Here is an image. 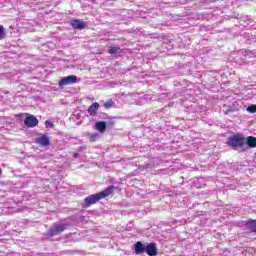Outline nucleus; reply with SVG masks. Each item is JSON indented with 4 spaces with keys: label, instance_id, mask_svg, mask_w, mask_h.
<instances>
[{
    "label": "nucleus",
    "instance_id": "12",
    "mask_svg": "<svg viewBox=\"0 0 256 256\" xmlns=\"http://www.w3.org/2000/svg\"><path fill=\"white\" fill-rule=\"evenodd\" d=\"M245 143L250 147V149H253L256 147V138L253 136H248L245 138Z\"/></svg>",
    "mask_w": 256,
    "mask_h": 256
},
{
    "label": "nucleus",
    "instance_id": "20",
    "mask_svg": "<svg viewBox=\"0 0 256 256\" xmlns=\"http://www.w3.org/2000/svg\"><path fill=\"white\" fill-rule=\"evenodd\" d=\"M73 157L77 159V157H79V153H74Z\"/></svg>",
    "mask_w": 256,
    "mask_h": 256
},
{
    "label": "nucleus",
    "instance_id": "3",
    "mask_svg": "<svg viewBox=\"0 0 256 256\" xmlns=\"http://www.w3.org/2000/svg\"><path fill=\"white\" fill-rule=\"evenodd\" d=\"M69 225L65 223L60 224H54L50 230L47 232V237H55V235H59L60 233H63L65 229H67Z\"/></svg>",
    "mask_w": 256,
    "mask_h": 256
},
{
    "label": "nucleus",
    "instance_id": "15",
    "mask_svg": "<svg viewBox=\"0 0 256 256\" xmlns=\"http://www.w3.org/2000/svg\"><path fill=\"white\" fill-rule=\"evenodd\" d=\"M89 137V141L91 143H95V141H97V139H99L100 135L99 133H93V134H88Z\"/></svg>",
    "mask_w": 256,
    "mask_h": 256
},
{
    "label": "nucleus",
    "instance_id": "16",
    "mask_svg": "<svg viewBox=\"0 0 256 256\" xmlns=\"http://www.w3.org/2000/svg\"><path fill=\"white\" fill-rule=\"evenodd\" d=\"M113 105H115V102H113L112 99H109L108 101H106V102L104 103L105 109H111V107H113Z\"/></svg>",
    "mask_w": 256,
    "mask_h": 256
},
{
    "label": "nucleus",
    "instance_id": "11",
    "mask_svg": "<svg viewBox=\"0 0 256 256\" xmlns=\"http://www.w3.org/2000/svg\"><path fill=\"white\" fill-rule=\"evenodd\" d=\"M95 129L100 133H105V130L107 129V123H105L104 121L96 122Z\"/></svg>",
    "mask_w": 256,
    "mask_h": 256
},
{
    "label": "nucleus",
    "instance_id": "6",
    "mask_svg": "<svg viewBox=\"0 0 256 256\" xmlns=\"http://www.w3.org/2000/svg\"><path fill=\"white\" fill-rule=\"evenodd\" d=\"M70 25L71 27H73L74 29H77L78 31H83V29L87 27V23L79 19L71 20Z\"/></svg>",
    "mask_w": 256,
    "mask_h": 256
},
{
    "label": "nucleus",
    "instance_id": "14",
    "mask_svg": "<svg viewBox=\"0 0 256 256\" xmlns=\"http://www.w3.org/2000/svg\"><path fill=\"white\" fill-rule=\"evenodd\" d=\"M248 229L250 231H253V233H256V220H250L246 223Z\"/></svg>",
    "mask_w": 256,
    "mask_h": 256
},
{
    "label": "nucleus",
    "instance_id": "9",
    "mask_svg": "<svg viewBox=\"0 0 256 256\" xmlns=\"http://www.w3.org/2000/svg\"><path fill=\"white\" fill-rule=\"evenodd\" d=\"M99 107L100 105L98 102L92 103V105H90L87 109L88 115H90V117H95L97 115V111H99Z\"/></svg>",
    "mask_w": 256,
    "mask_h": 256
},
{
    "label": "nucleus",
    "instance_id": "7",
    "mask_svg": "<svg viewBox=\"0 0 256 256\" xmlns=\"http://www.w3.org/2000/svg\"><path fill=\"white\" fill-rule=\"evenodd\" d=\"M24 124L26 127H37V125H39V120L35 116L30 115L25 118Z\"/></svg>",
    "mask_w": 256,
    "mask_h": 256
},
{
    "label": "nucleus",
    "instance_id": "13",
    "mask_svg": "<svg viewBox=\"0 0 256 256\" xmlns=\"http://www.w3.org/2000/svg\"><path fill=\"white\" fill-rule=\"evenodd\" d=\"M110 55H121V49L117 46H112L108 49Z\"/></svg>",
    "mask_w": 256,
    "mask_h": 256
},
{
    "label": "nucleus",
    "instance_id": "1",
    "mask_svg": "<svg viewBox=\"0 0 256 256\" xmlns=\"http://www.w3.org/2000/svg\"><path fill=\"white\" fill-rule=\"evenodd\" d=\"M115 190V186H109L103 191L92 194L84 199V203L82 204V207H91V205H95L98 201H101V199H105V197H109Z\"/></svg>",
    "mask_w": 256,
    "mask_h": 256
},
{
    "label": "nucleus",
    "instance_id": "18",
    "mask_svg": "<svg viewBox=\"0 0 256 256\" xmlns=\"http://www.w3.org/2000/svg\"><path fill=\"white\" fill-rule=\"evenodd\" d=\"M0 39H5V27L0 25Z\"/></svg>",
    "mask_w": 256,
    "mask_h": 256
},
{
    "label": "nucleus",
    "instance_id": "5",
    "mask_svg": "<svg viewBox=\"0 0 256 256\" xmlns=\"http://www.w3.org/2000/svg\"><path fill=\"white\" fill-rule=\"evenodd\" d=\"M35 143L41 145V147H49V145H51V140H49V136L43 134L35 139Z\"/></svg>",
    "mask_w": 256,
    "mask_h": 256
},
{
    "label": "nucleus",
    "instance_id": "4",
    "mask_svg": "<svg viewBox=\"0 0 256 256\" xmlns=\"http://www.w3.org/2000/svg\"><path fill=\"white\" fill-rule=\"evenodd\" d=\"M73 83H77V76L70 75V76L63 77L58 82V85H59V87H65L67 85H73Z\"/></svg>",
    "mask_w": 256,
    "mask_h": 256
},
{
    "label": "nucleus",
    "instance_id": "8",
    "mask_svg": "<svg viewBox=\"0 0 256 256\" xmlns=\"http://www.w3.org/2000/svg\"><path fill=\"white\" fill-rule=\"evenodd\" d=\"M145 253L149 256H155L157 255V244L155 243H149L146 245Z\"/></svg>",
    "mask_w": 256,
    "mask_h": 256
},
{
    "label": "nucleus",
    "instance_id": "10",
    "mask_svg": "<svg viewBox=\"0 0 256 256\" xmlns=\"http://www.w3.org/2000/svg\"><path fill=\"white\" fill-rule=\"evenodd\" d=\"M134 249L136 255H142V253H145L146 246L143 244V242L138 241L134 244Z\"/></svg>",
    "mask_w": 256,
    "mask_h": 256
},
{
    "label": "nucleus",
    "instance_id": "2",
    "mask_svg": "<svg viewBox=\"0 0 256 256\" xmlns=\"http://www.w3.org/2000/svg\"><path fill=\"white\" fill-rule=\"evenodd\" d=\"M245 137L242 134H235L233 136H230L228 138V147H231V149H234V151H245Z\"/></svg>",
    "mask_w": 256,
    "mask_h": 256
},
{
    "label": "nucleus",
    "instance_id": "19",
    "mask_svg": "<svg viewBox=\"0 0 256 256\" xmlns=\"http://www.w3.org/2000/svg\"><path fill=\"white\" fill-rule=\"evenodd\" d=\"M45 125L46 127H53V123H51L50 121H46Z\"/></svg>",
    "mask_w": 256,
    "mask_h": 256
},
{
    "label": "nucleus",
    "instance_id": "17",
    "mask_svg": "<svg viewBox=\"0 0 256 256\" xmlns=\"http://www.w3.org/2000/svg\"><path fill=\"white\" fill-rule=\"evenodd\" d=\"M246 111H248V113H256V104L248 106Z\"/></svg>",
    "mask_w": 256,
    "mask_h": 256
}]
</instances>
